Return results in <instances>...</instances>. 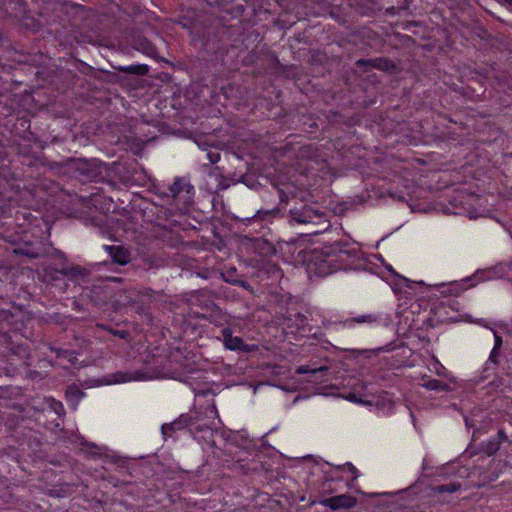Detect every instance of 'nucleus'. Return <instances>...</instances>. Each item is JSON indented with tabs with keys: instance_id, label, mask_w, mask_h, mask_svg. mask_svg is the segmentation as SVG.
Segmentation results:
<instances>
[{
	"instance_id": "c756f323",
	"label": "nucleus",
	"mask_w": 512,
	"mask_h": 512,
	"mask_svg": "<svg viewBox=\"0 0 512 512\" xmlns=\"http://www.w3.org/2000/svg\"><path fill=\"white\" fill-rule=\"evenodd\" d=\"M499 351L498 349H492L491 353H490V356H489V361L494 363V364H497L498 363V356H499Z\"/></svg>"
},
{
	"instance_id": "ddd939ff",
	"label": "nucleus",
	"mask_w": 512,
	"mask_h": 512,
	"mask_svg": "<svg viewBox=\"0 0 512 512\" xmlns=\"http://www.w3.org/2000/svg\"><path fill=\"white\" fill-rule=\"evenodd\" d=\"M356 66L358 68H362L365 72L368 71V67L377 68L382 71H393L396 68L395 63L384 57H379L375 59H358L356 61Z\"/></svg>"
},
{
	"instance_id": "b1692460",
	"label": "nucleus",
	"mask_w": 512,
	"mask_h": 512,
	"mask_svg": "<svg viewBox=\"0 0 512 512\" xmlns=\"http://www.w3.org/2000/svg\"><path fill=\"white\" fill-rule=\"evenodd\" d=\"M93 225L99 227L100 231L104 235H111L109 226L107 225V216L101 215L92 219Z\"/></svg>"
},
{
	"instance_id": "c9c22d12",
	"label": "nucleus",
	"mask_w": 512,
	"mask_h": 512,
	"mask_svg": "<svg viewBox=\"0 0 512 512\" xmlns=\"http://www.w3.org/2000/svg\"><path fill=\"white\" fill-rule=\"evenodd\" d=\"M50 463L55 465V466H60L61 465V462L59 460H54V459H51Z\"/></svg>"
},
{
	"instance_id": "39448f33",
	"label": "nucleus",
	"mask_w": 512,
	"mask_h": 512,
	"mask_svg": "<svg viewBox=\"0 0 512 512\" xmlns=\"http://www.w3.org/2000/svg\"><path fill=\"white\" fill-rule=\"evenodd\" d=\"M68 167L73 176L82 183L97 181L100 176L97 165L85 159H71Z\"/></svg>"
},
{
	"instance_id": "f257e3e1",
	"label": "nucleus",
	"mask_w": 512,
	"mask_h": 512,
	"mask_svg": "<svg viewBox=\"0 0 512 512\" xmlns=\"http://www.w3.org/2000/svg\"><path fill=\"white\" fill-rule=\"evenodd\" d=\"M358 249L348 242H334L316 248L311 253L309 264L321 277L330 273L347 269L357 259Z\"/></svg>"
},
{
	"instance_id": "72a5a7b5",
	"label": "nucleus",
	"mask_w": 512,
	"mask_h": 512,
	"mask_svg": "<svg viewBox=\"0 0 512 512\" xmlns=\"http://www.w3.org/2000/svg\"><path fill=\"white\" fill-rule=\"evenodd\" d=\"M500 4H505L512 7V0H496Z\"/></svg>"
},
{
	"instance_id": "4be33fe9",
	"label": "nucleus",
	"mask_w": 512,
	"mask_h": 512,
	"mask_svg": "<svg viewBox=\"0 0 512 512\" xmlns=\"http://www.w3.org/2000/svg\"><path fill=\"white\" fill-rule=\"evenodd\" d=\"M328 371V367L327 366H320V367H315L313 365H302V366H299L296 370V373L297 374H312V375H316L318 373H321L323 374L324 372H327Z\"/></svg>"
},
{
	"instance_id": "aec40b11",
	"label": "nucleus",
	"mask_w": 512,
	"mask_h": 512,
	"mask_svg": "<svg viewBox=\"0 0 512 512\" xmlns=\"http://www.w3.org/2000/svg\"><path fill=\"white\" fill-rule=\"evenodd\" d=\"M423 387L428 390L438 391V392H449L451 388L448 384L438 380V379H429L423 383Z\"/></svg>"
},
{
	"instance_id": "e433bc0d",
	"label": "nucleus",
	"mask_w": 512,
	"mask_h": 512,
	"mask_svg": "<svg viewBox=\"0 0 512 512\" xmlns=\"http://www.w3.org/2000/svg\"><path fill=\"white\" fill-rule=\"evenodd\" d=\"M117 376H120V378L116 379V382L125 381L126 379L123 377L122 373H118Z\"/></svg>"
},
{
	"instance_id": "6ab92c4d",
	"label": "nucleus",
	"mask_w": 512,
	"mask_h": 512,
	"mask_svg": "<svg viewBox=\"0 0 512 512\" xmlns=\"http://www.w3.org/2000/svg\"><path fill=\"white\" fill-rule=\"evenodd\" d=\"M235 273H236V269L232 268L230 270H227L226 272L221 273V277H222V279L225 282H227L229 284H232V285H235V286H240L243 289L252 292V287H251V285L246 280H243V279H230V274H235Z\"/></svg>"
},
{
	"instance_id": "1a4fd4ad",
	"label": "nucleus",
	"mask_w": 512,
	"mask_h": 512,
	"mask_svg": "<svg viewBox=\"0 0 512 512\" xmlns=\"http://www.w3.org/2000/svg\"><path fill=\"white\" fill-rule=\"evenodd\" d=\"M325 507L331 510H348L356 506L357 499L349 494H341L330 498H325L320 501Z\"/></svg>"
},
{
	"instance_id": "cd10ccee",
	"label": "nucleus",
	"mask_w": 512,
	"mask_h": 512,
	"mask_svg": "<svg viewBox=\"0 0 512 512\" xmlns=\"http://www.w3.org/2000/svg\"><path fill=\"white\" fill-rule=\"evenodd\" d=\"M206 157L210 164H216L220 160L221 154L217 150H210L207 152Z\"/></svg>"
},
{
	"instance_id": "412c9836",
	"label": "nucleus",
	"mask_w": 512,
	"mask_h": 512,
	"mask_svg": "<svg viewBox=\"0 0 512 512\" xmlns=\"http://www.w3.org/2000/svg\"><path fill=\"white\" fill-rule=\"evenodd\" d=\"M379 317L376 314H365L357 317H353L351 319H347L345 321V325L352 326L353 324H362V323H373L378 321Z\"/></svg>"
},
{
	"instance_id": "473e14b6",
	"label": "nucleus",
	"mask_w": 512,
	"mask_h": 512,
	"mask_svg": "<svg viewBox=\"0 0 512 512\" xmlns=\"http://www.w3.org/2000/svg\"><path fill=\"white\" fill-rule=\"evenodd\" d=\"M346 466L348 470L353 474V480H355L358 477V470L351 463H347Z\"/></svg>"
},
{
	"instance_id": "bb28decb",
	"label": "nucleus",
	"mask_w": 512,
	"mask_h": 512,
	"mask_svg": "<svg viewBox=\"0 0 512 512\" xmlns=\"http://www.w3.org/2000/svg\"><path fill=\"white\" fill-rule=\"evenodd\" d=\"M215 422L214 421H205V422H202V423H198L196 424L195 426L189 428V431L191 434L195 435L199 432H204V431H209L212 429V427L214 426Z\"/></svg>"
},
{
	"instance_id": "2f4dec72",
	"label": "nucleus",
	"mask_w": 512,
	"mask_h": 512,
	"mask_svg": "<svg viewBox=\"0 0 512 512\" xmlns=\"http://www.w3.org/2000/svg\"><path fill=\"white\" fill-rule=\"evenodd\" d=\"M502 343H503L502 337L495 333V343H494L493 348L500 350L502 347Z\"/></svg>"
},
{
	"instance_id": "9d476101",
	"label": "nucleus",
	"mask_w": 512,
	"mask_h": 512,
	"mask_svg": "<svg viewBox=\"0 0 512 512\" xmlns=\"http://www.w3.org/2000/svg\"><path fill=\"white\" fill-rule=\"evenodd\" d=\"M186 416L191 417V427L198 423L205 421H214L218 417V412L214 404H209L206 407L191 409Z\"/></svg>"
},
{
	"instance_id": "6e6552de",
	"label": "nucleus",
	"mask_w": 512,
	"mask_h": 512,
	"mask_svg": "<svg viewBox=\"0 0 512 512\" xmlns=\"http://www.w3.org/2000/svg\"><path fill=\"white\" fill-rule=\"evenodd\" d=\"M285 329L290 330L291 333L305 332L308 327L307 317L300 312L288 311L283 318L282 322ZM310 331V329H307Z\"/></svg>"
},
{
	"instance_id": "f8f14e48",
	"label": "nucleus",
	"mask_w": 512,
	"mask_h": 512,
	"mask_svg": "<svg viewBox=\"0 0 512 512\" xmlns=\"http://www.w3.org/2000/svg\"><path fill=\"white\" fill-rule=\"evenodd\" d=\"M191 417L186 416V413L181 414L177 419L170 423H164L161 426V433L164 440L172 437L177 431L191 428Z\"/></svg>"
},
{
	"instance_id": "9b49d317",
	"label": "nucleus",
	"mask_w": 512,
	"mask_h": 512,
	"mask_svg": "<svg viewBox=\"0 0 512 512\" xmlns=\"http://www.w3.org/2000/svg\"><path fill=\"white\" fill-rule=\"evenodd\" d=\"M222 342L225 348L232 351H241V352H252L253 348L243 341L241 337L233 336V332L230 328L226 327L221 331Z\"/></svg>"
},
{
	"instance_id": "4468645a",
	"label": "nucleus",
	"mask_w": 512,
	"mask_h": 512,
	"mask_svg": "<svg viewBox=\"0 0 512 512\" xmlns=\"http://www.w3.org/2000/svg\"><path fill=\"white\" fill-rule=\"evenodd\" d=\"M291 221L298 224H307L317 217V213L307 205H302L300 208H293L290 210Z\"/></svg>"
},
{
	"instance_id": "a878e982",
	"label": "nucleus",
	"mask_w": 512,
	"mask_h": 512,
	"mask_svg": "<svg viewBox=\"0 0 512 512\" xmlns=\"http://www.w3.org/2000/svg\"><path fill=\"white\" fill-rule=\"evenodd\" d=\"M461 485L459 483H448L443 485H438L433 488L436 493H454L460 489Z\"/></svg>"
},
{
	"instance_id": "7c9ffc66",
	"label": "nucleus",
	"mask_w": 512,
	"mask_h": 512,
	"mask_svg": "<svg viewBox=\"0 0 512 512\" xmlns=\"http://www.w3.org/2000/svg\"><path fill=\"white\" fill-rule=\"evenodd\" d=\"M500 444L508 440V437L504 430H499L497 435L494 437Z\"/></svg>"
},
{
	"instance_id": "7ed1b4c3",
	"label": "nucleus",
	"mask_w": 512,
	"mask_h": 512,
	"mask_svg": "<svg viewBox=\"0 0 512 512\" xmlns=\"http://www.w3.org/2000/svg\"><path fill=\"white\" fill-rule=\"evenodd\" d=\"M194 186L185 177H177L163 195L166 202L180 212H186L193 203Z\"/></svg>"
},
{
	"instance_id": "0eeeda50",
	"label": "nucleus",
	"mask_w": 512,
	"mask_h": 512,
	"mask_svg": "<svg viewBox=\"0 0 512 512\" xmlns=\"http://www.w3.org/2000/svg\"><path fill=\"white\" fill-rule=\"evenodd\" d=\"M128 44L135 50L151 57L155 58L157 55V49L155 45L143 36L138 30H133L127 37Z\"/></svg>"
},
{
	"instance_id": "58836bf2",
	"label": "nucleus",
	"mask_w": 512,
	"mask_h": 512,
	"mask_svg": "<svg viewBox=\"0 0 512 512\" xmlns=\"http://www.w3.org/2000/svg\"><path fill=\"white\" fill-rule=\"evenodd\" d=\"M65 6H71V7H73V8H76V7H78V5H75V4H71V3H67V4H65Z\"/></svg>"
},
{
	"instance_id": "f03ea898",
	"label": "nucleus",
	"mask_w": 512,
	"mask_h": 512,
	"mask_svg": "<svg viewBox=\"0 0 512 512\" xmlns=\"http://www.w3.org/2000/svg\"><path fill=\"white\" fill-rule=\"evenodd\" d=\"M89 275L90 271L87 268L69 263L65 257L61 256L43 268L42 281L58 288L61 292H66L68 288L66 279L79 283Z\"/></svg>"
},
{
	"instance_id": "ea45409f",
	"label": "nucleus",
	"mask_w": 512,
	"mask_h": 512,
	"mask_svg": "<svg viewBox=\"0 0 512 512\" xmlns=\"http://www.w3.org/2000/svg\"><path fill=\"white\" fill-rule=\"evenodd\" d=\"M230 279H238V278L235 277V274H230Z\"/></svg>"
},
{
	"instance_id": "20e7f679",
	"label": "nucleus",
	"mask_w": 512,
	"mask_h": 512,
	"mask_svg": "<svg viewBox=\"0 0 512 512\" xmlns=\"http://www.w3.org/2000/svg\"><path fill=\"white\" fill-rule=\"evenodd\" d=\"M13 318L14 315L9 310L0 309V342L11 351L12 356L18 357V363H16V365H14V363L11 362L12 367L5 368V370H7L8 375H14L17 371L18 365H28L27 349L22 345H13L12 337L8 333V328L10 327Z\"/></svg>"
},
{
	"instance_id": "4c0bfd02",
	"label": "nucleus",
	"mask_w": 512,
	"mask_h": 512,
	"mask_svg": "<svg viewBox=\"0 0 512 512\" xmlns=\"http://www.w3.org/2000/svg\"><path fill=\"white\" fill-rule=\"evenodd\" d=\"M402 279L406 282V286L410 287V285L408 284V283H410V280L405 277H402Z\"/></svg>"
},
{
	"instance_id": "f3484780",
	"label": "nucleus",
	"mask_w": 512,
	"mask_h": 512,
	"mask_svg": "<svg viewBox=\"0 0 512 512\" xmlns=\"http://www.w3.org/2000/svg\"><path fill=\"white\" fill-rule=\"evenodd\" d=\"M65 397L69 405L76 409L80 400L85 397V392L77 384H71L66 388Z\"/></svg>"
},
{
	"instance_id": "423d86ee",
	"label": "nucleus",
	"mask_w": 512,
	"mask_h": 512,
	"mask_svg": "<svg viewBox=\"0 0 512 512\" xmlns=\"http://www.w3.org/2000/svg\"><path fill=\"white\" fill-rule=\"evenodd\" d=\"M214 296L211 290L199 289L190 292L188 300L192 306H197L203 311L201 317L206 319V314H212L218 309V306L213 300Z\"/></svg>"
},
{
	"instance_id": "c85d7f7f",
	"label": "nucleus",
	"mask_w": 512,
	"mask_h": 512,
	"mask_svg": "<svg viewBox=\"0 0 512 512\" xmlns=\"http://www.w3.org/2000/svg\"><path fill=\"white\" fill-rule=\"evenodd\" d=\"M230 187V180L225 176L219 174V182L217 185V190H226Z\"/></svg>"
},
{
	"instance_id": "f704fd0d",
	"label": "nucleus",
	"mask_w": 512,
	"mask_h": 512,
	"mask_svg": "<svg viewBox=\"0 0 512 512\" xmlns=\"http://www.w3.org/2000/svg\"><path fill=\"white\" fill-rule=\"evenodd\" d=\"M114 335H117L120 338H125L126 332L125 331H116V332H114Z\"/></svg>"
},
{
	"instance_id": "5701e85b",
	"label": "nucleus",
	"mask_w": 512,
	"mask_h": 512,
	"mask_svg": "<svg viewBox=\"0 0 512 512\" xmlns=\"http://www.w3.org/2000/svg\"><path fill=\"white\" fill-rule=\"evenodd\" d=\"M14 253L17 255L25 256L29 259H37L42 256L39 250L30 247L17 248L14 250Z\"/></svg>"
},
{
	"instance_id": "393cba45",
	"label": "nucleus",
	"mask_w": 512,
	"mask_h": 512,
	"mask_svg": "<svg viewBox=\"0 0 512 512\" xmlns=\"http://www.w3.org/2000/svg\"><path fill=\"white\" fill-rule=\"evenodd\" d=\"M501 447V444L495 438L490 439L489 441L482 444V450L487 455L491 456L495 454Z\"/></svg>"
},
{
	"instance_id": "a211bd4d",
	"label": "nucleus",
	"mask_w": 512,
	"mask_h": 512,
	"mask_svg": "<svg viewBox=\"0 0 512 512\" xmlns=\"http://www.w3.org/2000/svg\"><path fill=\"white\" fill-rule=\"evenodd\" d=\"M112 67L119 72L134 74V75H138V76H145L149 72V67L146 64H137V65H129V66L112 65Z\"/></svg>"
},
{
	"instance_id": "dca6fc26",
	"label": "nucleus",
	"mask_w": 512,
	"mask_h": 512,
	"mask_svg": "<svg viewBox=\"0 0 512 512\" xmlns=\"http://www.w3.org/2000/svg\"><path fill=\"white\" fill-rule=\"evenodd\" d=\"M279 214V209L277 207H274L272 209H259L256 211V213L251 217H245L242 218L241 221L244 223H251V222H264L269 221L276 217Z\"/></svg>"
},
{
	"instance_id": "79ce46f5",
	"label": "nucleus",
	"mask_w": 512,
	"mask_h": 512,
	"mask_svg": "<svg viewBox=\"0 0 512 512\" xmlns=\"http://www.w3.org/2000/svg\"><path fill=\"white\" fill-rule=\"evenodd\" d=\"M3 38V34L2 32L0 31V40Z\"/></svg>"
},
{
	"instance_id": "a19ab883",
	"label": "nucleus",
	"mask_w": 512,
	"mask_h": 512,
	"mask_svg": "<svg viewBox=\"0 0 512 512\" xmlns=\"http://www.w3.org/2000/svg\"><path fill=\"white\" fill-rule=\"evenodd\" d=\"M56 405H57L60 409H63V407H62V404H61V403H57Z\"/></svg>"
},
{
	"instance_id": "2eb2a0df",
	"label": "nucleus",
	"mask_w": 512,
	"mask_h": 512,
	"mask_svg": "<svg viewBox=\"0 0 512 512\" xmlns=\"http://www.w3.org/2000/svg\"><path fill=\"white\" fill-rule=\"evenodd\" d=\"M105 250L108 252L114 263L126 265L131 261L130 252L123 246H105Z\"/></svg>"
}]
</instances>
